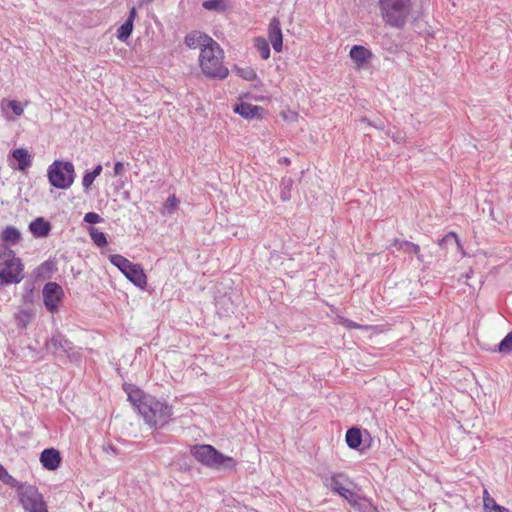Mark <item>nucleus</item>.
Listing matches in <instances>:
<instances>
[{
  "label": "nucleus",
  "mask_w": 512,
  "mask_h": 512,
  "mask_svg": "<svg viewBox=\"0 0 512 512\" xmlns=\"http://www.w3.org/2000/svg\"><path fill=\"white\" fill-rule=\"evenodd\" d=\"M214 40L205 33L193 31L185 36V44L192 49L208 47Z\"/></svg>",
  "instance_id": "13"
},
{
  "label": "nucleus",
  "mask_w": 512,
  "mask_h": 512,
  "mask_svg": "<svg viewBox=\"0 0 512 512\" xmlns=\"http://www.w3.org/2000/svg\"><path fill=\"white\" fill-rule=\"evenodd\" d=\"M407 240H400L398 238L393 240L392 246L396 247L398 250H401L402 243H406Z\"/></svg>",
  "instance_id": "45"
},
{
  "label": "nucleus",
  "mask_w": 512,
  "mask_h": 512,
  "mask_svg": "<svg viewBox=\"0 0 512 512\" xmlns=\"http://www.w3.org/2000/svg\"><path fill=\"white\" fill-rule=\"evenodd\" d=\"M96 176L91 171H87L82 179V186L85 192H89Z\"/></svg>",
  "instance_id": "35"
},
{
  "label": "nucleus",
  "mask_w": 512,
  "mask_h": 512,
  "mask_svg": "<svg viewBox=\"0 0 512 512\" xmlns=\"http://www.w3.org/2000/svg\"><path fill=\"white\" fill-rule=\"evenodd\" d=\"M348 482V478L343 473L333 474L330 478H325L324 481L325 485L337 494L346 488L345 484Z\"/></svg>",
  "instance_id": "18"
},
{
  "label": "nucleus",
  "mask_w": 512,
  "mask_h": 512,
  "mask_svg": "<svg viewBox=\"0 0 512 512\" xmlns=\"http://www.w3.org/2000/svg\"><path fill=\"white\" fill-rule=\"evenodd\" d=\"M123 274L138 288L143 289L147 285V277L140 264L132 263Z\"/></svg>",
  "instance_id": "11"
},
{
  "label": "nucleus",
  "mask_w": 512,
  "mask_h": 512,
  "mask_svg": "<svg viewBox=\"0 0 512 512\" xmlns=\"http://www.w3.org/2000/svg\"><path fill=\"white\" fill-rule=\"evenodd\" d=\"M178 203H179V200L176 198V196L171 195L167 198V200L164 204V209L166 210V212L168 214H172L175 211V209L177 208Z\"/></svg>",
  "instance_id": "34"
},
{
  "label": "nucleus",
  "mask_w": 512,
  "mask_h": 512,
  "mask_svg": "<svg viewBox=\"0 0 512 512\" xmlns=\"http://www.w3.org/2000/svg\"><path fill=\"white\" fill-rule=\"evenodd\" d=\"M51 345L56 351L64 353H68L73 349V343L59 332L52 336Z\"/></svg>",
  "instance_id": "21"
},
{
  "label": "nucleus",
  "mask_w": 512,
  "mask_h": 512,
  "mask_svg": "<svg viewBox=\"0 0 512 512\" xmlns=\"http://www.w3.org/2000/svg\"><path fill=\"white\" fill-rule=\"evenodd\" d=\"M456 244L458 248H461L460 240L456 233L448 232L443 238L438 241V245L441 248H448L450 245Z\"/></svg>",
  "instance_id": "30"
},
{
  "label": "nucleus",
  "mask_w": 512,
  "mask_h": 512,
  "mask_svg": "<svg viewBox=\"0 0 512 512\" xmlns=\"http://www.w3.org/2000/svg\"><path fill=\"white\" fill-rule=\"evenodd\" d=\"M401 251H403L406 254H414L417 257V260L419 262L424 261V257L421 254L420 246L417 244H414L410 241H407L406 243H402Z\"/></svg>",
  "instance_id": "28"
},
{
  "label": "nucleus",
  "mask_w": 512,
  "mask_h": 512,
  "mask_svg": "<svg viewBox=\"0 0 512 512\" xmlns=\"http://www.w3.org/2000/svg\"><path fill=\"white\" fill-rule=\"evenodd\" d=\"M51 186L66 190L71 187L75 179L74 165L70 161L55 160L47 171Z\"/></svg>",
  "instance_id": "6"
},
{
  "label": "nucleus",
  "mask_w": 512,
  "mask_h": 512,
  "mask_svg": "<svg viewBox=\"0 0 512 512\" xmlns=\"http://www.w3.org/2000/svg\"><path fill=\"white\" fill-rule=\"evenodd\" d=\"M349 55L358 67H363L373 57L372 52L362 45H354Z\"/></svg>",
  "instance_id": "15"
},
{
  "label": "nucleus",
  "mask_w": 512,
  "mask_h": 512,
  "mask_svg": "<svg viewBox=\"0 0 512 512\" xmlns=\"http://www.w3.org/2000/svg\"><path fill=\"white\" fill-rule=\"evenodd\" d=\"M0 480L5 483L14 486L17 481L7 472V470L0 464Z\"/></svg>",
  "instance_id": "36"
},
{
  "label": "nucleus",
  "mask_w": 512,
  "mask_h": 512,
  "mask_svg": "<svg viewBox=\"0 0 512 512\" xmlns=\"http://www.w3.org/2000/svg\"><path fill=\"white\" fill-rule=\"evenodd\" d=\"M362 121L367 122L369 125H372L377 129H383V127H384V123L382 121H380L379 123H372V122L368 121L366 118H363Z\"/></svg>",
  "instance_id": "44"
},
{
  "label": "nucleus",
  "mask_w": 512,
  "mask_h": 512,
  "mask_svg": "<svg viewBox=\"0 0 512 512\" xmlns=\"http://www.w3.org/2000/svg\"><path fill=\"white\" fill-rule=\"evenodd\" d=\"M284 163H290V160L288 158H284Z\"/></svg>",
  "instance_id": "50"
},
{
  "label": "nucleus",
  "mask_w": 512,
  "mask_h": 512,
  "mask_svg": "<svg viewBox=\"0 0 512 512\" xmlns=\"http://www.w3.org/2000/svg\"><path fill=\"white\" fill-rule=\"evenodd\" d=\"M261 110V107L246 102H241L237 104L234 108L235 113L241 115L246 119L255 118L258 115L259 111Z\"/></svg>",
  "instance_id": "19"
},
{
  "label": "nucleus",
  "mask_w": 512,
  "mask_h": 512,
  "mask_svg": "<svg viewBox=\"0 0 512 512\" xmlns=\"http://www.w3.org/2000/svg\"><path fill=\"white\" fill-rule=\"evenodd\" d=\"M8 108H10L16 116H21L24 112L20 102L16 100H9L7 102Z\"/></svg>",
  "instance_id": "37"
},
{
  "label": "nucleus",
  "mask_w": 512,
  "mask_h": 512,
  "mask_svg": "<svg viewBox=\"0 0 512 512\" xmlns=\"http://www.w3.org/2000/svg\"><path fill=\"white\" fill-rule=\"evenodd\" d=\"M238 75L247 81H253L257 78V74L251 67L237 68Z\"/></svg>",
  "instance_id": "33"
},
{
  "label": "nucleus",
  "mask_w": 512,
  "mask_h": 512,
  "mask_svg": "<svg viewBox=\"0 0 512 512\" xmlns=\"http://www.w3.org/2000/svg\"><path fill=\"white\" fill-rule=\"evenodd\" d=\"M24 264L7 245L0 244V284H18L24 278Z\"/></svg>",
  "instance_id": "3"
},
{
  "label": "nucleus",
  "mask_w": 512,
  "mask_h": 512,
  "mask_svg": "<svg viewBox=\"0 0 512 512\" xmlns=\"http://www.w3.org/2000/svg\"><path fill=\"white\" fill-rule=\"evenodd\" d=\"M40 462L45 469L56 470L61 463L60 452L55 448H46L40 454Z\"/></svg>",
  "instance_id": "10"
},
{
  "label": "nucleus",
  "mask_w": 512,
  "mask_h": 512,
  "mask_svg": "<svg viewBox=\"0 0 512 512\" xmlns=\"http://www.w3.org/2000/svg\"><path fill=\"white\" fill-rule=\"evenodd\" d=\"M268 38L276 52H281L283 47V35L281 30L280 21L277 17L270 20L268 27Z\"/></svg>",
  "instance_id": "9"
},
{
  "label": "nucleus",
  "mask_w": 512,
  "mask_h": 512,
  "mask_svg": "<svg viewBox=\"0 0 512 512\" xmlns=\"http://www.w3.org/2000/svg\"><path fill=\"white\" fill-rule=\"evenodd\" d=\"M346 443L351 449H357L362 443V434L360 429L353 427L346 432Z\"/></svg>",
  "instance_id": "22"
},
{
  "label": "nucleus",
  "mask_w": 512,
  "mask_h": 512,
  "mask_svg": "<svg viewBox=\"0 0 512 512\" xmlns=\"http://www.w3.org/2000/svg\"><path fill=\"white\" fill-rule=\"evenodd\" d=\"M202 7L208 11H216L223 13L228 9L226 0H205L202 3Z\"/></svg>",
  "instance_id": "23"
},
{
  "label": "nucleus",
  "mask_w": 512,
  "mask_h": 512,
  "mask_svg": "<svg viewBox=\"0 0 512 512\" xmlns=\"http://www.w3.org/2000/svg\"><path fill=\"white\" fill-rule=\"evenodd\" d=\"M140 412L145 422L150 427H163L167 424L172 415L173 407L166 402H161L153 396H148L140 406Z\"/></svg>",
  "instance_id": "5"
},
{
  "label": "nucleus",
  "mask_w": 512,
  "mask_h": 512,
  "mask_svg": "<svg viewBox=\"0 0 512 512\" xmlns=\"http://www.w3.org/2000/svg\"><path fill=\"white\" fill-rule=\"evenodd\" d=\"M17 493L19 501L25 511L48 512L43 496L36 486L27 483L19 484L17 487Z\"/></svg>",
  "instance_id": "7"
},
{
  "label": "nucleus",
  "mask_w": 512,
  "mask_h": 512,
  "mask_svg": "<svg viewBox=\"0 0 512 512\" xmlns=\"http://www.w3.org/2000/svg\"><path fill=\"white\" fill-rule=\"evenodd\" d=\"M103 167L101 164H98L94 167V169L91 171L92 174L96 176V178L102 173Z\"/></svg>",
  "instance_id": "46"
},
{
  "label": "nucleus",
  "mask_w": 512,
  "mask_h": 512,
  "mask_svg": "<svg viewBox=\"0 0 512 512\" xmlns=\"http://www.w3.org/2000/svg\"><path fill=\"white\" fill-rule=\"evenodd\" d=\"M339 323L349 330H351V329H366L365 326L360 325V324H358L350 319H347V318H341Z\"/></svg>",
  "instance_id": "38"
},
{
  "label": "nucleus",
  "mask_w": 512,
  "mask_h": 512,
  "mask_svg": "<svg viewBox=\"0 0 512 512\" xmlns=\"http://www.w3.org/2000/svg\"><path fill=\"white\" fill-rule=\"evenodd\" d=\"M494 351L500 353H510L512 351V330L501 340Z\"/></svg>",
  "instance_id": "31"
},
{
  "label": "nucleus",
  "mask_w": 512,
  "mask_h": 512,
  "mask_svg": "<svg viewBox=\"0 0 512 512\" xmlns=\"http://www.w3.org/2000/svg\"><path fill=\"white\" fill-rule=\"evenodd\" d=\"M89 234L96 246L104 247L108 244L106 234L102 231H99L97 228L91 227Z\"/></svg>",
  "instance_id": "29"
},
{
  "label": "nucleus",
  "mask_w": 512,
  "mask_h": 512,
  "mask_svg": "<svg viewBox=\"0 0 512 512\" xmlns=\"http://www.w3.org/2000/svg\"><path fill=\"white\" fill-rule=\"evenodd\" d=\"M125 172H126V165L123 162L118 161L114 164V175L115 176H121Z\"/></svg>",
  "instance_id": "41"
},
{
  "label": "nucleus",
  "mask_w": 512,
  "mask_h": 512,
  "mask_svg": "<svg viewBox=\"0 0 512 512\" xmlns=\"http://www.w3.org/2000/svg\"><path fill=\"white\" fill-rule=\"evenodd\" d=\"M33 319V313L30 310H20L15 314L16 325L19 328H26Z\"/></svg>",
  "instance_id": "25"
},
{
  "label": "nucleus",
  "mask_w": 512,
  "mask_h": 512,
  "mask_svg": "<svg viewBox=\"0 0 512 512\" xmlns=\"http://www.w3.org/2000/svg\"><path fill=\"white\" fill-rule=\"evenodd\" d=\"M255 46L262 59L266 60L270 56V47L268 42L264 38H257L255 40Z\"/></svg>",
  "instance_id": "32"
},
{
  "label": "nucleus",
  "mask_w": 512,
  "mask_h": 512,
  "mask_svg": "<svg viewBox=\"0 0 512 512\" xmlns=\"http://www.w3.org/2000/svg\"><path fill=\"white\" fill-rule=\"evenodd\" d=\"M140 1V5H143V4H150L152 3L154 0H139Z\"/></svg>",
  "instance_id": "49"
},
{
  "label": "nucleus",
  "mask_w": 512,
  "mask_h": 512,
  "mask_svg": "<svg viewBox=\"0 0 512 512\" xmlns=\"http://www.w3.org/2000/svg\"><path fill=\"white\" fill-rule=\"evenodd\" d=\"M489 500H494L492 497H490L489 493L487 492V490H484V496H483V502H484V510L486 512H489L492 510V505L493 503L490 502Z\"/></svg>",
  "instance_id": "42"
},
{
  "label": "nucleus",
  "mask_w": 512,
  "mask_h": 512,
  "mask_svg": "<svg viewBox=\"0 0 512 512\" xmlns=\"http://www.w3.org/2000/svg\"><path fill=\"white\" fill-rule=\"evenodd\" d=\"M293 186V179L284 177L280 183V198L283 202L289 201L291 198V190Z\"/></svg>",
  "instance_id": "24"
},
{
  "label": "nucleus",
  "mask_w": 512,
  "mask_h": 512,
  "mask_svg": "<svg viewBox=\"0 0 512 512\" xmlns=\"http://www.w3.org/2000/svg\"><path fill=\"white\" fill-rule=\"evenodd\" d=\"M0 239L2 244L7 246L17 245L22 239V234L16 227L9 225L2 230Z\"/></svg>",
  "instance_id": "17"
},
{
  "label": "nucleus",
  "mask_w": 512,
  "mask_h": 512,
  "mask_svg": "<svg viewBox=\"0 0 512 512\" xmlns=\"http://www.w3.org/2000/svg\"><path fill=\"white\" fill-rule=\"evenodd\" d=\"M136 15V9L135 7H132L129 11L126 21L117 29V38L120 41H126L132 34Z\"/></svg>",
  "instance_id": "16"
},
{
  "label": "nucleus",
  "mask_w": 512,
  "mask_h": 512,
  "mask_svg": "<svg viewBox=\"0 0 512 512\" xmlns=\"http://www.w3.org/2000/svg\"><path fill=\"white\" fill-rule=\"evenodd\" d=\"M52 226L43 217H38L29 224V230L35 238H45L51 232Z\"/></svg>",
  "instance_id": "14"
},
{
  "label": "nucleus",
  "mask_w": 512,
  "mask_h": 512,
  "mask_svg": "<svg viewBox=\"0 0 512 512\" xmlns=\"http://www.w3.org/2000/svg\"><path fill=\"white\" fill-rule=\"evenodd\" d=\"M110 262L116 266L122 273L126 271L132 265V262L129 261L127 258H125L122 255L119 254H113L109 256Z\"/></svg>",
  "instance_id": "26"
},
{
  "label": "nucleus",
  "mask_w": 512,
  "mask_h": 512,
  "mask_svg": "<svg viewBox=\"0 0 512 512\" xmlns=\"http://www.w3.org/2000/svg\"><path fill=\"white\" fill-rule=\"evenodd\" d=\"M12 157L18 162V169L20 171L27 170L32 164L31 155L24 148L13 150Z\"/></svg>",
  "instance_id": "20"
},
{
  "label": "nucleus",
  "mask_w": 512,
  "mask_h": 512,
  "mask_svg": "<svg viewBox=\"0 0 512 512\" xmlns=\"http://www.w3.org/2000/svg\"><path fill=\"white\" fill-rule=\"evenodd\" d=\"M191 455L202 465L225 472L236 471L237 461L219 452L209 444H196L190 447Z\"/></svg>",
  "instance_id": "1"
},
{
  "label": "nucleus",
  "mask_w": 512,
  "mask_h": 512,
  "mask_svg": "<svg viewBox=\"0 0 512 512\" xmlns=\"http://www.w3.org/2000/svg\"><path fill=\"white\" fill-rule=\"evenodd\" d=\"M123 390L127 394L128 401L140 412V406L146 401L149 395H146L140 388L134 384H123Z\"/></svg>",
  "instance_id": "12"
},
{
  "label": "nucleus",
  "mask_w": 512,
  "mask_h": 512,
  "mask_svg": "<svg viewBox=\"0 0 512 512\" xmlns=\"http://www.w3.org/2000/svg\"><path fill=\"white\" fill-rule=\"evenodd\" d=\"M42 293L46 309L51 313L57 312L59 303L64 297L62 287L56 282H48L44 285Z\"/></svg>",
  "instance_id": "8"
},
{
  "label": "nucleus",
  "mask_w": 512,
  "mask_h": 512,
  "mask_svg": "<svg viewBox=\"0 0 512 512\" xmlns=\"http://www.w3.org/2000/svg\"><path fill=\"white\" fill-rule=\"evenodd\" d=\"M55 269V265L51 261H45L35 269L36 277L47 279L50 278V274Z\"/></svg>",
  "instance_id": "27"
},
{
  "label": "nucleus",
  "mask_w": 512,
  "mask_h": 512,
  "mask_svg": "<svg viewBox=\"0 0 512 512\" xmlns=\"http://www.w3.org/2000/svg\"><path fill=\"white\" fill-rule=\"evenodd\" d=\"M353 507L361 508L362 502H364V499H362L358 494L355 492H352V494L349 495V497L346 499Z\"/></svg>",
  "instance_id": "40"
},
{
  "label": "nucleus",
  "mask_w": 512,
  "mask_h": 512,
  "mask_svg": "<svg viewBox=\"0 0 512 512\" xmlns=\"http://www.w3.org/2000/svg\"><path fill=\"white\" fill-rule=\"evenodd\" d=\"M392 139L394 142L401 143L404 140V136L400 132H397L392 135Z\"/></svg>",
  "instance_id": "47"
},
{
  "label": "nucleus",
  "mask_w": 512,
  "mask_h": 512,
  "mask_svg": "<svg viewBox=\"0 0 512 512\" xmlns=\"http://www.w3.org/2000/svg\"><path fill=\"white\" fill-rule=\"evenodd\" d=\"M84 221L89 224H97L103 221V219L95 212H88L84 216Z\"/></svg>",
  "instance_id": "39"
},
{
  "label": "nucleus",
  "mask_w": 512,
  "mask_h": 512,
  "mask_svg": "<svg viewBox=\"0 0 512 512\" xmlns=\"http://www.w3.org/2000/svg\"><path fill=\"white\" fill-rule=\"evenodd\" d=\"M489 501L493 503V505L491 507L492 510L489 512H510L507 508L497 504L495 500H489Z\"/></svg>",
  "instance_id": "43"
},
{
  "label": "nucleus",
  "mask_w": 512,
  "mask_h": 512,
  "mask_svg": "<svg viewBox=\"0 0 512 512\" xmlns=\"http://www.w3.org/2000/svg\"><path fill=\"white\" fill-rule=\"evenodd\" d=\"M352 490L348 489V488H345L342 492L339 491V495L341 497H343L344 499H347L349 497L350 494H352Z\"/></svg>",
  "instance_id": "48"
},
{
  "label": "nucleus",
  "mask_w": 512,
  "mask_h": 512,
  "mask_svg": "<svg viewBox=\"0 0 512 512\" xmlns=\"http://www.w3.org/2000/svg\"><path fill=\"white\" fill-rule=\"evenodd\" d=\"M383 21L393 28L402 29L412 11V0H379Z\"/></svg>",
  "instance_id": "4"
},
{
  "label": "nucleus",
  "mask_w": 512,
  "mask_h": 512,
  "mask_svg": "<svg viewBox=\"0 0 512 512\" xmlns=\"http://www.w3.org/2000/svg\"><path fill=\"white\" fill-rule=\"evenodd\" d=\"M223 58V50L215 40L210 43V46L202 48L199 62L203 74L209 78H226L229 71L223 65Z\"/></svg>",
  "instance_id": "2"
}]
</instances>
